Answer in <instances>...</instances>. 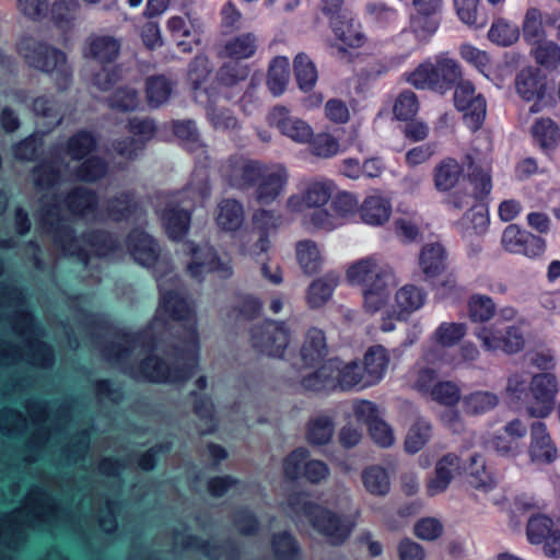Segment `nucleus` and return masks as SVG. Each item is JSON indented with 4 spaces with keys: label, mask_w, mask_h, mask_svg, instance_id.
<instances>
[{
    "label": "nucleus",
    "mask_w": 560,
    "mask_h": 560,
    "mask_svg": "<svg viewBox=\"0 0 560 560\" xmlns=\"http://www.w3.org/2000/svg\"><path fill=\"white\" fill-rule=\"evenodd\" d=\"M127 248L139 265L153 268L160 291L159 307L147 330L135 335L117 332L101 352L132 378L185 383L196 373L199 360L195 307L168 257L162 255L150 234L139 229L131 231Z\"/></svg>",
    "instance_id": "1"
},
{
    "label": "nucleus",
    "mask_w": 560,
    "mask_h": 560,
    "mask_svg": "<svg viewBox=\"0 0 560 560\" xmlns=\"http://www.w3.org/2000/svg\"><path fill=\"white\" fill-rule=\"evenodd\" d=\"M62 205L74 217L94 220L97 217L98 196L95 190L77 186L61 200L51 191L40 198L38 219L48 233L55 248L63 256L77 257L83 266L90 262L89 254L107 256L118 247L117 240L103 230H90L81 236L74 234L70 223L62 217Z\"/></svg>",
    "instance_id": "2"
},
{
    "label": "nucleus",
    "mask_w": 560,
    "mask_h": 560,
    "mask_svg": "<svg viewBox=\"0 0 560 560\" xmlns=\"http://www.w3.org/2000/svg\"><path fill=\"white\" fill-rule=\"evenodd\" d=\"M75 526L72 512L63 509L47 490L34 486L22 506L0 518V544L16 550L26 540L28 529L57 534Z\"/></svg>",
    "instance_id": "3"
},
{
    "label": "nucleus",
    "mask_w": 560,
    "mask_h": 560,
    "mask_svg": "<svg viewBox=\"0 0 560 560\" xmlns=\"http://www.w3.org/2000/svg\"><path fill=\"white\" fill-rule=\"evenodd\" d=\"M0 306L13 310L10 325L20 339L19 345L0 341V364L10 365L25 361L35 366L50 368L54 363V351L40 340L42 331L26 310L23 292L15 285L0 283Z\"/></svg>",
    "instance_id": "4"
},
{
    "label": "nucleus",
    "mask_w": 560,
    "mask_h": 560,
    "mask_svg": "<svg viewBox=\"0 0 560 560\" xmlns=\"http://www.w3.org/2000/svg\"><path fill=\"white\" fill-rule=\"evenodd\" d=\"M348 280L362 288L366 312L375 313L387 302L390 288L396 284L393 268L376 256L354 261L347 270Z\"/></svg>",
    "instance_id": "5"
},
{
    "label": "nucleus",
    "mask_w": 560,
    "mask_h": 560,
    "mask_svg": "<svg viewBox=\"0 0 560 560\" xmlns=\"http://www.w3.org/2000/svg\"><path fill=\"white\" fill-rule=\"evenodd\" d=\"M288 506L296 522L305 518L331 546L343 545L351 536L355 526L354 521L350 516L338 514L311 502L304 494L290 495Z\"/></svg>",
    "instance_id": "6"
},
{
    "label": "nucleus",
    "mask_w": 560,
    "mask_h": 560,
    "mask_svg": "<svg viewBox=\"0 0 560 560\" xmlns=\"http://www.w3.org/2000/svg\"><path fill=\"white\" fill-rule=\"evenodd\" d=\"M18 51L30 67L52 75L59 89L63 90L70 84L72 67L62 50L44 42L25 38L19 43Z\"/></svg>",
    "instance_id": "7"
},
{
    "label": "nucleus",
    "mask_w": 560,
    "mask_h": 560,
    "mask_svg": "<svg viewBox=\"0 0 560 560\" xmlns=\"http://www.w3.org/2000/svg\"><path fill=\"white\" fill-rule=\"evenodd\" d=\"M463 79L458 62L447 54L425 60L407 74V81L417 89H429L440 94L452 90Z\"/></svg>",
    "instance_id": "8"
},
{
    "label": "nucleus",
    "mask_w": 560,
    "mask_h": 560,
    "mask_svg": "<svg viewBox=\"0 0 560 560\" xmlns=\"http://www.w3.org/2000/svg\"><path fill=\"white\" fill-rule=\"evenodd\" d=\"M154 207L168 237L182 240L190 225V206L183 201V194L160 192Z\"/></svg>",
    "instance_id": "9"
},
{
    "label": "nucleus",
    "mask_w": 560,
    "mask_h": 560,
    "mask_svg": "<svg viewBox=\"0 0 560 560\" xmlns=\"http://www.w3.org/2000/svg\"><path fill=\"white\" fill-rule=\"evenodd\" d=\"M454 106L463 113L465 122L472 131L483 124L487 114V102L481 93L476 91L469 80L462 79L454 88Z\"/></svg>",
    "instance_id": "10"
},
{
    "label": "nucleus",
    "mask_w": 560,
    "mask_h": 560,
    "mask_svg": "<svg viewBox=\"0 0 560 560\" xmlns=\"http://www.w3.org/2000/svg\"><path fill=\"white\" fill-rule=\"evenodd\" d=\"M252 346L260 353L282 358L290 342V334L283 322L265 320L250 331Z\"/></svg>",
    "instance_id": "11"
},
{
    "label": "nucleus",
    "mask_w": 560,
    "mask_h": 560,
    "mask_svg": "<svg viewBox=\"0 0 560 560\" xmlns=\"http://www.w3.org/2000/svg\"><path fill=\"white\" fill-rule=\"evenodd\" d=\"M475 335L487 351L502 350L505 353L512 354L520 352L525 347L524 334L516 325L500 329L495 323L479 327Z\"/></svg>",
    "instance_id": "12"
},
{
    "label": "nucleus",
    "mask_w": 560,
    "mask_h": 560,
    "mask_svg": "<svg viewBox=\"0 0 560 560\" xmlns=\"http://www.w3.org/2000/svg\"><path fill=\"white\" fill-rule=\"evenodd\" d=\"M190 260L186 265L187 273L200 281L208 272H215L218 277L226 279L232 275L229 261L221 260L213 247L209 245L195 246L189 244Z\"/></svg>",
    "instance_id": "13"
},
{
    "label": "nucleus",
    "mask_w": 560,
    "mask_h": 560,
    "mask_svg": "<svg viewBox=\"0 0 560 560\" xmlns=\"http://www.w3.org/2000/svg\"><path fill=\"white\" fill-rule=\"evenodd\" d=\"M526 535L530 544H544L547 557L558 558L560 552V532L556 522L547 514L534 512L526 524Z\"/></svg>",
    "instance_id": "14"
},
{
    "label": "nucleus",
    "mask_w": 560,
    "mask_h": 560,
    "mask_svg": "<svg viewBox=\"0 0 560 560\" xmlns=\"http://www.w3.org/2000/svg\"><path fill=\"white\" fill-rule=\"evenodd\" d=\"M558 392L557 377L553 374H537L529 384V402L527 412L534 418L547 417L555 404Z\"/></svg>",
    "instance_id": "15"
},
{
    "label": "nucleus",
    "mask_w": 560,
    "mask_h": 560,
    "mask_svg": "<svg viewBox=\"0 0 560 560\" xmlns=\"http://www.w3.org/2000/svg\"><path fill=\"white\" fill-rule=\"evenodd\" d=\"M264 164L242 155L231 156L222 166V175L234 188L249 190L258 182Z\"/></svg>",
    "instance_id": "16"
},
{
    "label": "nucleus",
    "mask_w": 560,
    "mask_h": 560,
    "mask_svg": "<svg viewBox=\"0 0 560 560\" xmlns=\"http://www.w3.org/2000/svg\"><path fill=\"white\" fill-rule=\"evenodd\" d=\"M261 173L254 186L253 197L259 205L266 206L272 203L284 191L289 175L281 164H264Z\"/></svg>",
    "instance_id": "17"
},
{
    "label": "nucleus",
    "mask_w": 560,
    "mask_h": 560,
    "mask_svg": "<svg viewBox=\"0 0 560 560\" xmlns=\"http://www.w3.org/2000/svg\"><path fill=\"white\" fill-rule=\"evenodd\" d=\"M501 245L509 253L523 255L528 258L540 256L546 246L541 237L521 229L516 224H510L504 229Z\"/></svg>",
    "instance_id": "18"
},
{
    "label": "nucleus",
    "mask_w": 560,
    "mask_h": 560,
    "mask_svg": "<svg viewBox=\"0 0 560 560\" xmlns=\"http://www.w3.org/2000/svg\"><path fill=\"white\" fill-rule=\"evenodd\" d=\"M249 74L246 66L235 62H226L218 70L214 84L206 89L203 93L207 97H220L230 101L234 97V92L238 85L244 82Z\"/></svg>",
    "instance_id": "19"
},
{
    "label": "nucleus",
    "mask_w": 560,
    "mask_h": 560,
    "mask_svg": "<svg viewBox=\"0 0 560 560\" xmlns=\"http://www.w3.org/2000/svg\"><path fill=\"white\" fill-rule=\"evenodd\" d=\"M26 411L37 427L31 442L39 448H47L54 443L57 435L62 433L61 422L56 423L54 428L48 427V406L43 401H27Z\"/></svg>",
    "instance_id": "20"
},
{
    "label": "nucleus",
    "mask_w": 560,
    "mask_h": 560,
    "mask_svg": "<svg viewBox=\"0 0 560 560\" xmlns=\"http://www.w3.org/2000/svg\"><path fill=\"white\" fill-rule=\"evenodd\" d=\"M558 19L557 13L541 12L537 8L527 9L522 24L524 38L533 44L545 40L549 30L557 28Z\"/></svg>",
    "instance_id": "21"
},
{
    "label": "nucleus",
    "mask_w": 560,
    "mask_h": 560,
    "mask_svg": "<svg viewBox=\"0 0 560 560\" xmlns=\"http://www.w3.org/2000/svg\"><path fill=\"white\" fill-rule=\"evenodd\" d=\"M515 89L524 101H544L548 93L547 78L539 69L524 68L515 77Z\"/></svg>",
    "instance_id": "22"
},
{
    "label": "nucleus",
    "mask_w": 560,
    "mask_h": 560,
    "mask_svg": "<svg viewBox=\"0 0 560 560\" xmlns=\"http://www.w3.org/2000/svg\"><path fill=\"white\" fill-rule=\"evenodd\" d=\"M107 219L120 222L132 218L141 220L142 209L133 191L125 190L108 198L103 206Z\"/></svg>",
    "instance_id": "23"
},
{
    "label": "nucleus",
    "mask_w": 560,
    "mask_h": 560,
    "mask_svg": "<svg viewBox=\"0 0 560 560\" xmlns=\"http://www.w3.org/2000/svg\"><path fill=\"white\" fill-rule=\"evenodd\" d=\"M327 354L328 346L325 332L316 327L307 329L299 352L301 364L305 368H313L324 362Z\"/></svg>",
    "instance_id": "24"
},
{
    "label": "nucleus",
    "mask_w": 560,
    "mask_h": 560,
    "mask_svg": "<svg viewBox=\"0 0 560 560\" xmlns=\"http://www.w3.org/2000/svg\"><path fill=\"white\" fill-rule=\"evenodd\" d=\"M529 456L533 463L550 464L556 460L558 451L547 433L546 425L536 421L530 427Z\"/></svg>",
    "instance_id": "25"
},
{
    "label": "nucleus",
    "mask_w": 560,
    "mask_h": 560,
    "mask_svg": "<svg viewBox=\"0 0 560 560\" xmlns=\"http://www.w3.org/2000/svg\"><path fill=\"white\" fill-rule=\"evenodd\" d=\"M301 385L311 392L336 389L338 387V359L324 361L317 370L302 377Z\"/></svg>",
    "instance_id": "26"
},
{
    "label": "nucleus",
    "mask_w": 560,
    "mask_h": 560,
    "mask_svg": "<svg viewBox=\"0 0 560 560\" xmlns=\"http://www.w3.org/2000/svg\"><path fill=\"white\" fill-rule=\"evenodd\" d=\"M120 47V40L114 36L92 34L86 39L84 57L100 63L113 62L119 56Z\"/></svg>",
    "instance_id": "27"
},
{
    "label": "nucleus",
    "mask_w": 560,
    "mask_h": 560,
    "mask_svg": "<svg viewBox=\"0 0 560 560\" xmlns=\"http://www.w3.org/2000/svg\"><path fill=\"white\" fill-rule=\"evenodd\" d=\"M258 48V37L248 32L226 38L218 48V56L233 60L248 59Z\"/></svg>",
    "instance_id": "28"
},
{
    "label": "nucleus",
    "mask_w": 560,
    "mask_h": 560,
    "mask_svg": "<svg viewBox=\"0 0 560 560\" xmlns=\"http://www.w3.org/2000/svg\"><path fill=\"white\" fill-rule=\"evenodd\" d=\"M177 80L167 74L150 75L145 80V97L151 108H159L167 103L174 93Z\"/></svg>",
    "instance_id": "29"
},
{
    "label": "nucleus",
    "mask_w": 560,
    "mask_h": 560,
    "mask_svg": "<svg viewBox=\"0 0 560 560\" xmlns=\"http://www.w3.org/2000/svg\"><path fill=\"white\" fill-rule=\"evenodd\" d=\"M460 462L462 459L455 454H446L438 462L435 474L427 483V492L430 497L446 490L454 472L462 468Z\"/></svg>",
    "instance_id": "30"
},
{
    "label": "nucleus",
    "mask_w": 560,
    "mask_h": 560,
    "mask_svg": "<svg viewBox=\"0 0 560 560\" xmlns=\"http://www.w3.org/2000/svg\"><path fill=\"white\" fill-rule=\"evenodd\" d=\"M175 194H183V201L190 207L202 203L211 195L210 176L206 167H197L185 188Z\"/></svg>",
    "instance_id": "31"
},
{
    "label": "nucleus",
    "mask_w": 560,
    "mask_h": 560,
    "mask_svg": "<svg viewBox=\"0 0 560 560\" xmlns=\"http://www.w3.org/2000/svg\"><path fill=\"white\" fill-rule=\"evenodd\" d=\"M388 363L389 355L383 346L376 345L368 349L362 369L370 386L377 384L384 377Z\"/></svg>",
    "instance_id": "32"
},
{
    "label": "nucleus",
    "mask_w": 560,
    "mask_h": 560,
    "mask_svg": "<svg viewBox=\"0 0 560 560\" xmlns=\"http://www.w3.org/2000/svg\"><path fill=\"white\" fill-rule=\"evenodd\" d=\"M215 222L223 231L238 230L244 222L243 205L233 198L222 199L215 208Z\"/></svg>",
    "instance_id": "33"
},
{
    "label": "nucleus",
    "mask_w": 560,
    "mask_h": 560,
    "mask_svg": "<svg viewBox=\"0 0 560 560\" xmlns=\"http://www.w3.org/2000/svg\"><path fill=\"white\" fill-rule=\"evenodd\" d=\"M447 255L440 243L427 244L419 256V265L425 278L433 279L446 269Z\"/></svg>",
    "instance_id": "34"
},
{
    "label": "nucleus",
    "mask_w": 560,
    "mask_h": 560,
    "mask_svg": "<svg viewBox=\"0 0 560 560\" xmlns=\"http://www.w3.org/2000/svg\"><path fill=\"white\" fill-rule=\"evenodd\" d=\"M464 165H467V178L472 187L471 192L475 194L479 201L486 199L492 189L490 168L476 164L475 159L470 154L464 156Z\"/></svg>",
    "instance_id": "35"
},
{
    "label": "nucleus",
    "mask_w": 560,
    "mask_h": 560,
    "mask_svg": "<svg viewBox=\"0 0 560 560\" xmlns=\"http://www.w3.org/2000/svg\"><path fill=\"white\" fill-rule=\"evenodd\" d=\"M334 432L335 423L331 417L319 413L307 421L305 439L313 446H323L332 440Z\"/></svg>",
    "instance_id": "36"
},
{
    "label": "nucleus",
    "mask_w": 560,
    "mask_h": 560,
    "mask_svg": "<svg viewBox=\"0 0 560 560\" xmlns=\"http://www.w3.org/2000/svg\"><path fill=\"white\" fill-rule=\"evenodd\" d=\"M390 212V202L381 195L366 197L360 208L361 219L370 225L384 224L388 221Z\"/></svg>",
    "instance_id": "37"
},
{
    "label": "nucleus",
    "mask_w": 560,
    "mask_h": 560,
    "mask_svg": "<svg viewBox=\"0 0 560 560\" xmlns=\"http://www.w3.org/2000/svg\"><path fill=\"white\" fill-rule=\"evenodd\" d=\"M332 192V186L328 183L324 182H314L311 183L302 198V205L296 207V203L299 202V197H290L288 200V205L292 207L294 210H302V206H305L306 208H319L327 203V201L330 199Z\"/></svg>",
    "instance_id": "38"
},
{
    "label": "nucleus",
    "mask_w": 560,
    "mask_h": 560,
    "mask_svg": "<svg viewBox=\"0 0 560 560\" xmlns=\"http://www.w3.org/2000/svg\"><path fill=\"white\" fill-rule=\"evenodd\" d=\"M464 162L459 164L453 158L442 160L434 168V185L438 190L447 191L458 182L464 172Z\"/></svg>",
    "instance_id": "39"
},
{
    "label": "nucleus",
    "mask_w": 560,
    "mask_h": 560,
    "mask_svg": "<svg viewBox=\"0 0 560 560\" xmlns=\"http://www.w3.org/2000/svg\"><path fill=\"white\" fill-rule=\"evenodd\" d=\"M330 26L335 35L350 47H360L364 43L365 36L360 26L347 13L334 18Z\"/></svg>",
    "instance_id": "40"
},
{
    "label": "nucleus",
    "mask_w": 560,
    "mask_h": 560,
    "mask_svg": "<svg viewBox=\"0 0 560 560\" xmlns=\"http://www.w3.org/2000/svg\"><path fill=\"white\" fill-rule=\"evenodd\" d=\"M282 117L277 121V127L283 136L299 143L310 142L313 138L312 128L302 119L288 116L284 108L279 109Z\"/></svg>",
    "instance_id": "41"
},
{
    "label": "nucleus",
    "mask_w": 560,
    "mask_h": 560,
    "mask_svg": "<svg viewBox=\"0 0 560 560\" xmlns=\"http://www.w3.org/2000/svg\"><path fill=\"white\" fill-rule=\"evenodd\" d=\"M338 282L339 276L336 272H328L324 277L314 280L307 291L310 306L316 308L324 305L330 299Z\"/></svg>",
    "instance_id": "42"
},
{
    "label": "nucleus",
    "mask_w": 560,
    "mask_h": 560,
    "mask_svg": "<svg viewBox=\"0 0 560 560\" xmlns=\"http://www.w3.org/2000/svg\"><path fill=\"white\" fill-rule=\"evenodd\" d=\"M361 480L365 490L375 497H384L390 490L389 476L385 468L372 465L362 470Z\"/></svg>",
    "instance_id": "43"
},
{
    "label": "nucleus",
    "mask_w": 560,
    "mask_h": 560,
    "mask_svg": "<svg viewBox=\"0 0 560 560\" xmlns=\"http://www.w3.org/2000/svg\"><path fill=\"white\" fill-rule=\"evenodd\" d=\"M532 135L547 153L555 152L560 139L558 125L550 118H540L532 127Z\"/></svg>",
    "instance_id": "44"
},
{
    "label": "nucleus",
    "mask_w": 560,
    "mask_h": 560,
    "mask_svg": "<svg viewBox=\"0 0 560 560\" xmlns=\"http://www.w3.org/2000/svg\"><path fill=\"white\" fill-rule=\"evenodd\" d=\"M221 100L220 97H208L207 118L217 130H235L238 127V120L230 109L220 105Z\"/></svg>",
    "instance_id": "45"
},
{
    "label": "nucleus",
    "mask_w": 560,
    "mask_h": 560,
    "mask_svg": "<svg viewBox=\"0 0 560 560\" xmlns=\"http://www.w3.org/2000/svg\"><path fill=\"white\" fill-rule=\"evenodd\" d=\"M497 394L488 390H476L463 397V409L467 415L478 416L494 409L499 405Z\"/></svg>",
    "instance_id": "46"
},
{
    "label": "nucleus",
    "mask_w": 560,
    "mask_h": 560,
    "mask_svg": "<svg viewBox=\"0 0 560 560\" xmlns=\"http://www.w3.org/2000/svg\"><path fill=\"white\" fill-rule=\"evenodd\" d=\"M293 71L296 83L302 91H311L318 79L315 63L304 52H299L293 60Z\"/></svg>",
    "instance_id": "47"
},
{
    "label": "nucleus",
    "mask_w": 560,
    "mask_h": 560,
    "mask_svg": "<svg viewBox=\"0 0 560 560\" xmlns=\"http://www.w3.org/2000/svg\"><path fill=\"white\" fill-rule=\"evenodd\" d=\"M190 396L194 398V413L200 420V433L207 434L213 432L218 425V421L214 415L212 400L208 396L198 395L196 392H191Z\"/></svg>",
    "instance_id": "48"
},
{
    "label": "nucleus",
    "mask_w": 560,
    "mask_h": 560,
    "mask_svg": "<svg viewBox=\"0 0 560 560\" xmlns=\"http://www.w3.org/2000/svg\"><path fill=\"white\" fill-rule=\"evenodd\" d=\"M289 59L283 56L273 58L270 62L267 85L273 95H280L284 92L290 78Z\"/></svg>",
    "instance_id": "49"
},
{
    "label": "nucleus",
    "mask_w": 560,
    "mask_h": 560,
    "mask_svg": "<svg viewBox=\"0 0 560 560\" xmlns=\"http://www.w3.org/2000/svg\"><path fill=\"white\" fill-rule=\"evenodd\" d=\"M174 546H180L183 549H195L205 553L208 558L217 560L223 556L228 557L225 547L217 546L209 541H203L198 537L176 533L174 535Z\"/></svg>",
    "instance_id": "50"
},
{
    "label": "nucleus",
    "mask_w": 560,
    "mask_h": 560,
    "mask_svg": "<svg viewBox=\"0 0 560 560\" xmlns=\"http://www.w3.org/2000/svg\"><path fill=\"white\" fill-rule=\"evenodd\" d=\"M96 138L86 130H80L68 139L65 144V153L72 160L79 161L88 156L96 148Z\"/></svg>",
    "instance_id": "51"
},
{
    "label": "nucleus",
    "mask_w": 560,
    "mask_h": 560,
    "mask_svg": "<svg viewBox=\"0 0 560 560\" xmlns=\"http://www.w3.org/2000/svg\"><path fill=\"white\" fill-rule=\"evenodd\" d=\"M355 386L362 388L370 386L368 380H365L362 366L355 361L342 364L338 360V387L342 390H348Z\"/></svg>",
    "instance_id": "52"
},
{
    "label": "nucleus",
    "mask_w": 560,
    "mask_h": 560,
    "mask_svg": "<svg viewBox=\"0 0 560 560\" xmlns=\"http://www.w3.org/2000/svg\"><path fill=\"white\" fill-rule=\"evenodd\" d=\"M468 316L475 323H487L493 318L497 305L493 300L483 294H472L467 303Z\"/></svg>",
    "instance_id": "53"
},
{
    "label": "nucleus",
    "mask_w": 560,
    "mask_h": 560,
    "mask_svg": "<svg viewBox=\"0 0 560 560\" xmlns=\"http://www.w3.org/2000/svg\"><path fill=\"white\" fill-rule=\"evenodd\" d=\"M296 258L307 275L317 272L322 265V257L317 245L310 240L301 241L296 244Z\"/></svg>",
    "instance_id": "54"
},
{
    "label": "nucleus",
    "mask_w": 560,
    "mask_h": 560,
    "mask_svg": "<svg viewBox=\"0 0 560 560\" xmlns=\"http://www.w3.org/2000/svg\"><path fill=\"white\" fill-rule=\"evenodd\" d=\"M172 129L175 137L189 151H197L202 148L200 133L194 120H174Z\"/></svg>",
    "instance_id": "55"
},
{
    "label": "nucleus",
    "mask_w": 560,
    "mask_h": 560,
    "mask_svg": "<svg viewBox=\"0 0 560 560\" xmlns=\"http://www.w3.org/2000/svg\"><path fill=\"white\" fill-rule=\"evenodd\" d=\"M32 110L36 116L47 120L46 125L49 130L62 121L61 107L52 98L46 96L36 97L33 101Z\"/></svg>",
    "instance_id": "56"
},
{
    "label": "nucleus",
    "mask_w": 560,
    "mask_h": 560,
    "mask_svg": "<svg viewBox=\"0 0 560 560\" xmlns=\"http://www.w3.org/2000/svg\"><path fill=\"white\" fill-rule=\"evenodd\" d=\"M488 209L480 205L475 206L460 220V224L465 232L469 234L482 235L489 228Z\"/></svg>",
    "instance_id": "57"
},
{
    "label": "nucleus",
    "mask_w": 560,
    "mask_h": 560,
    "mask_svg": "<svg viewBox=\"0 0 560 560\" xmlns=\"http://www.w3.org/2000/svg\"><path fill=\"white\" fill-rule=\"evenodd\" d=\"M107 104L110 108L126 113L133 112L140 105L139 93L130 86L118 88L108 98Z\"/></svg>",
    "instance_id": "58"
},
{
    "label": "nucleus",
    "mask_w": 560,
    "mask_h": 560,
    "mask_svg": "<svg viewBox=\"0 0 560 560\" xmlns=\"http://www.w3.org/2000/svg\"><path fill=\"white\" fill-rule=\"evenodd\" d=\"M429 397L443 406L454 407L462 398L459 386L452 381H439L432 388Z\"/></svg>",
    "instance_id": "59"
},
{
    "label": "nucleus",
    "mask_w": 560,
    "mask_h": 560,
    "mask_svg": "<svg viewBox=\"0 0 560 560\" xmlns=\"http://www.w3.org/2000/svg\"><path fill=\"white\" fill-rule=\"evenodd\" d=\"M275 560H299L300 547L291 534L283 532L272 537Z\"/></svg>",
    "instance_id": "60"
},
{
    "label": "nucleus",
    "mask_w": 560,
    "mask_h": 560,
    "mask_svg": "<svg viewBox=\"0 0 560 560\" xmlns=\"http://www.w3.org/2000/svg\"><path fill=\"white\" fill-rule=\"evenodd\" d=\"M27 428L26 417L19 410L5 408L0 412V431L4 435L18 436Z\"/></svg>",
    "instance_id": "61"
},
{
    "label": "nucleus",
    "mask_w": 560,
    "mask_h": 560,
    "mask_svg": "<svg viewBox=\"0 0 560 560\" xmlns=\"http://www.w3.org/2000/svg\"><path fill=\"white\" fill-rule=\"evenodd\" d=\"M59 178V167L52 161L42 162L33 171V179L39 190L51 191Z\"/></svg>",
    "instance_id": "62"
},
{
    "label": "nucleus",
    "mask_w": 560,
    "mask_h": 560,
    "mask_svg": "<svg viewBox=\"0 0 560 560\" xmlns=\"http://www.w3.org/2000/svg\"><path fill=\"white\" fill-rule=\"evenodd\" d=\"M469 460V467L465 468L469 477V483L472 487L482 489L485 491L491 489L494 485V481L490 474L486 470V466L481 457L479 455H470Z\"/></svg>",
    "instance_id": "63"
},
{
    "label": "nucleus",
    "mask_w": 560,
    "mask_h": 560,
    "mask_svg": "<svg viewBox=\"0 0 560 560\" xmlns=\"http://www.w3.org/2000/svg\"><path fill=\"white\" fill-rule=\"evenodd\" d=\"M107 172V162L98 156H92L78 166L75 178L82 182L94 183L103 178Z\"/></svg>",
    "instance_id": "64"
}]
</instances>
